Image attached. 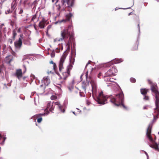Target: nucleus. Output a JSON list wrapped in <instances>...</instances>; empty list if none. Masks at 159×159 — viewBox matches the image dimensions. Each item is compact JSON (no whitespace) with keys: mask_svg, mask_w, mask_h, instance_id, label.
I'll return each instance as SVG.
<instances>
[{"mask_svg":"<svg viewBox=\"0 0 159 159\" xmlns=\"http://www.w3.org/2000/svg\"><path fill=\"white\" fill-rule=\"evenodd\" d=\"M90 84L91 87L90 92H92L93 98L98 104L104 105L107 103V99H109L110 101L116 106H122L124 107H125L123 104L124 95L122 92L117 94L115 97L111 95L109 96H105L103 94L102 92H101L98 96L95 98L97 92L96 83L94 80H91Z\"/></svg>","mask_w":159,"mask_h":159,"instance_id":"1","label":"nucleus"},{"mask_svg":"<svg viewBox=\"0 0 159 159\" xmlns=\"http://www.w3.org/2000/svg\"><path fill=\"white\" fill-rule=\"evenodd\" d=\"M151 128L149 125L147 129L146 133V137L148 140L149 144L150 147L155 149L156 150L159 151L158 144L155 142L156 138L153 139L151 135Z\"/></svg>","mask_w":159,"mask_h":159,"instance_id":"2","label":"nucleus"},{"mask_svg":"<svg viewBox=\"0 0 159 159\" xmlns=\"http://www.w3.org/2000/svg\"><path fill=\"white\" fill-rule=\"evenodd\" d=\"M151 90L152 92L154 93L155 94V103L156 106L154 109L155 111H157L159 113V93L157 90V87L156 85H152L151 86Z\"/></svg>","mask_w":159,"mask_h":159,"instance_id":"3","label":"nucleus"},{"mask_svg":"<svg viewBox=\"0 0 159 159\" xmlns=\"http://www.w3.org/2000/svg\"><path fill=\"white\" fill-rule=\"evenodd\" d=\"M70 35V33L68 31V28H65L63 29L61 31V38H57L54 39V42H59L62 41L63 40H65L68 38V36Z\"/></svg>","mask_w":159,"mask_h":159,"instance_id":"4","label":"nucleus"},{"mask_svg":"<svg viewBox=\"0 0 159 159\" xmlns=\"http://www.w3.org/2000/svg\"><path fill=\"white\" fill-rule=\"evenodd\" d=\"M75 59L70 60V62L69 65L67 67L66 70L63 72L62 73V75L61 76V79L64 80L66 79V78L70 75V71L72 68V65L73 64L74 62Z\"/></svg>","mask_w":159,"mask_h":159,"instance_id":"5","label":"nucleus"},{"mask_svg":"<svg viewBox=\"0 0 159 159\" xmlns=\"http://www.w3.org/2000/svg\"><path fill=\"white\" fill-rule=\"evenodd\" d=\"M118 72L117 69L114 66H112L105 73L106 76H110L114 75Z\"/></svg>","mask_w":159,"mask_h":159,"instance_id":"6","label":"nucleus"},{"mask_svg":"<svg viewBox=\"0 0 159 159\" xmlns=\"http://www.w3.org/2000/svg\"><path fill=\"white\" fill-rule=\"evenodd\" d=\"M67 56V53L65 51L64 52L60 59L59 65V70L60 71H61L63 68V63L65 60Z\"/></svg>","mask_w":159,"mask_h":159,"instance_id":"7","label":"nucleus"},{"mask_svg":"<svg viewBox=\"0 0 159 159\" xmlns=\"http://www.w3.org/2000/svg\"><path fill=\"white\" fill-rule=\"evenodd\" d=\"M50 83V80L49 76H47L44 77L41 80L42 84L40 86L42 87L44 85L45 86H48Z\"/></svg>","mask_w":159,"mask_h":159,"instance_id":"8","label":"nucleus"},{"mask_svg":"<svg viewBox=\"0 0 159 159\" xmlns=\"http://www.w3.org/2000/svg\"><path fill=\"white\" fill-rule=\"evenodd\" d=\"M123 61V60L121 59L115 58L107 63V66H110L114 64L120 63Z\"/></svg>","mask_w":159,"mask_h":159,"instance_id":"9","label":"nucleus"},{"mask_svg":"<svg viewBox=\"0 0 159 159\" xmlns=\"http://www.w3.org/2000/svg\"><path fill=\"white\" fill-rule=\"evenodd\" d=\"M52 106V103L51 102H48V103L47 108L45 111L47 112L45 113L44 114L48 115L49 114V112L48 111V110L51 111H52L53 110L54 108Z\"/></svg>","mask_w":159,"mask_h":159,"instance_id":"10","label":"nucleus"},{"mask_svg":"<svg viewBox=\"0 0 159 159\" xmlns=\"http://www.w3.org/2000/svg\"><path fill=\"white\" fill-rule=\"evenodd\" d=\"M74 0H62V3L63 5L66 6V4L68 7H71L73 6Z\"/></svg>","mask_w":159,"mask_h":159,"instance_id":"11","label":"nucleus"},{"mask_svg":"<svg viewBox=\"0 0 159 159\" xmlns=\"http://www.w3.org/2000/svg\"><path fill=\"white\" fill-rule=\"evenodd\" d=\"M70 36V38L69 39V41L67 43L66 45L67 46V49H70V45H71L73 43V44H74V39L72 37V36L70 35H70L68 36V37Z\"/></svg>","mask_w":159,"mask_h":159,"instance_id":"12","label":"nucleus"},{"mask_svg":"<svg viewBox=\"0 0 159 159\" xmlns=\"http://www.w3.org/2000/svg\"><path fill=\"white\" fill-rule=\"evenodd\" d=\"M15 46L16 48L19 49L22 44V40L19 38L18 41H16L14 43Z\"/></svg>","mask_w":159,"mask_h":159,"instance_id":"13","label":"nucleus"},{"mask_svg":"<svg viewBox=\"0 0 159 159\" xmlns=\"http://www.w3.org/2000/svg\"><path fill=\"white\" fill-rule=\"evenodd\" d=\"M16 75L19 80L22 76V73L21 69H18L16 70Z\"/></svg>","mask_w":159,"mask_h":159,"instance_id":"14","label":"nucleus"},{"mask_svg":"<svg viewBox=\"0 0 159 159\" xmlns=\"http://www.w3.org/2000/svg\"><path fill=\"white\" fill-rule=\"evenodd\" d=\"M55 105L57 106V107L59 108L60 111L63 112L64 113L65 111V110L64 108L61 105L59 102H56L55 103Z\"/></svg>","mask_w":159,"mask_h":159,"instance_id":"15","label":"nucleus"},{"mask_svg":"<svg viewBox=\"0 0 159 159\" xmlns=\"http://www.w3.org/2000/svg\"><path fill=\"white\" fill-rule=\"evenodd\" d=\"M45 25V22L43 20L39 23V26L40 29H43Z\"/></svg>","mask_w":159,"mask_h":159,"instance_id":"16","label":"nucleus"},{"mask_svg":"<svg viewBox=\"0 0 159 159\" xmlns=\"http://www.w3.org/2000/svg\"><path fill=\"white\" fill-rule=\"evenodd\" d=\"M147 92V89H141V93L143 95H145Z\"/></svg>","mask_w":159,"mask_h":159,"instance_id":"17","label":"nucleus"},{"mask_svg":"<svg viewBox=\"0 0 159 159\" xmlns=\"http://www.w3.org/2000/svg\"><path fill=\"white\" fill-rule=\"evenodd\" d=\"M86 86L84 85H83L82 86V87L84 91L86 90V89H88V85H89V82L87 83L86 84Z\"/></svg>","mask_w":159,"mask_h":159,"instance_id":"18","label":"nucleus"},{"mask_svg":"<svg viewBox=\"0 0 159 159\" xmlns=\"http://www.w3.org/2000/svg\"><path fill=\"white\" fill-rule=\"evenodd\" d=\"M66 21V20L64 19L60 20H58L55 22V24H60L62 22H65Z\"/></svg>","mask_w":159,"mask_h":159,"instance_id":"19","label":"nucleus"},{"mask_svg":"<svg viewBox=\"0 0 159 159\" xmlns=\"http://www.w3.org/2000/svg\"><path fill=\"white\" fill-rule=\"evenodd\" d=\"M16 35V31L14 30L13 31V36L12 38L13 39H14L15 38V37Z\"/></svg>","mask_w":159,"mask_h":159,"instance_id":"20","label":"nucleus"},{"mask_svg":"<svg viewBox=\"0 0 159 159\" xmlns=\"http://www.w3.org/2000/svg\"><path fill=\"white\" fill-rule=\"evenodd\" d=\"M57 97L55 95H53L51 97V99L52 100H54L57 99Z\"/></svg>","mask_w":159,"mask_h":159,"instance_id":"21","label":"nucleus"},{"mask_svg":"<svg viewBox=\"0 0 159 159\" xmlns=\"http://www.w3.org/2000/svg\"><path fill=\"white\" fill-rule=\"evenodd\" d=\"M73 15L71 13H69L66 15V16L69 19H70L72 16Z\"/></svg>","mask_w":159,"mask_h":159,"instance_id":"22","label":"nucleus"},{"mask_svg":"<svg viewBox=\"0 0 159 159\" xmlns=\"http://www.w3.org/2000/svg\"><path fill=\"white\" fill-rule=\"evenodd\" d=\"M130 80L131 82L133 83H134L136 82V80L133 78H130Z\"/></svg>","mask_w":159,"mask_h":159,"instance_id":"23","label":"nucleus"},{"mask_svg":"<svg viewBox=\"0 0 159 159\" xmlns=\"http://www.w3.org/2000/svg\"><path fill=\"white\" fill-rule=\"evenodd\" d=\"M55 56V52L54 50L52 51L51 54V56L52 57H54Z\"/></svg>","mask_w":159,"mask_h":159,"instance_id":"24","label":"nucleus"},{"mask_svg":"<svg viewBox=\"0 0 159 159\" xmlns=\"http://www.w3.org/2000/svg\"><path fill=\"white\" fill-rule=\"evenodd\" d=\"M42 120V117H40V118H38L37 119V122L38 123H41V122Z\"/></svg>","mask_w":159,"mask_h":159,"instance_id":"25","label":"nucleus"},{"mask_svg":"<svg viewBox=\"0 0 159 159\" xmlns=\"http://www.w3.org/2000/svg\"><path fill=\"white\" fill-rule=\"evenodd\" d=\"M68 88L69 91L70 92H71L72 91L73 89V87L72 86H71L70 87H68Z\"/></svg>","mask_w":159,"mask_h":159,"instance_id":"26","label":"nucleus"},{"mask_svg":"<svg viewBox=\"0 0 159 159\" xmlns=\"http://www.w3.org/2000/svg\"><path fill=\"white\" fill-rule=\"evenodd\" d=\"M130 7H128V8H118L117 7H116L115 9V11H116L119 9H129V8H130Z\"/></svg>","mask_w":159,"mask_h":159,"instance_id":"27","label":"nucleus"},{"mask_svg":"<svg viewBox=\"0 0 159 159\" xmlns=\"http://www.w3.org/2000/svg\"><path fill=\"white\" fill-rule=\"evenodd\" d=\"M52 3L55 2V4H56L58 2L59 0H51Z\"/></svg>","mask_w":159,"mask_h":159,"instance_id":"28","label":"nucleus"},{"mask_svg":"<svg viewBox=\"0 0 159 159\" xmlns=\"http://www.w3.org/2000/svg\"><path fill=\"white\" fill-rule=\"evenodd\" d=\"M30 77H31V79H34L35 78V75L32 74H31V75H30Z\"/></svg>","mask_w":159,"mask_h":159,"instance_id":"29","label":"nucleus"},{"mask_svg":"<svg viewBox=\"0 0 159 159\" xmlns=\"http://www.w3.org/2000/svg\"><path fill=\"white\" fill-rule=\"evenodd\" d=\"M6 139L5 137H3L2 139V144H3L4 143Z\"/></svg>","mask_w":159,"mask_h":159,"instance_id":"30","label":"nucleus"},{"mask_svg":"<svg viewBox=\"0 0 159 159\" xmlns=\"http://www.w3.org/2000/svg\"><path fill=\"white\" fill-rule=\"evenodd\" d=\"M36 16L35 15H34L33 16L31 20L34 21V20L36 18Z\"/></svg>","mask_w":159,"mask_h":159,"instance_id":"31","label":"nucleus"},{"mask_svg":"<svg viewBox=\"0 0 159 159\" xmlns=\"http://www.w3.org/2000/svg\"><path fill=\"white\" fill-rule=\"evenodd\" d=\"M56 6L57 7V9L58 10H60V8H61V7L60 6V5H56Z\"/></svg>","mask_w":159,"mask_h":159,"instance_id":"32","label":"nucleus"},{"mask_svg":"<svg viewBox=\"0 0 159 159\" xmlns=\"http://www.w3.org/2000/svg\"><path fill=\"white\" fill-rule=\"evenodd\" d=\"M89 65V66L90 67H91V66H90V63L89 62H88V63L86 65V66H85V68L86 69L87 67Z\"/></svg>","mask_w":159,"mask_h":159,"instance_id":"33","label":"nucleus"},{"mask_svg":"<svg viewBox=\"0 0 159 159\" xmlns=\"http://www.w3.org/2000/svg\"><path fill=\"white\" fill-rule=\"evenodd\" d=\"M39 117V116H38V115H35V116H33V117H32V118H34V119L35 120H36V119H35V118H36V117Z\"/></svg>","mask_w":159,"mask_h":159,"instance_id":"34","label":"nucleus"},{"mask_svg":"<svg viewBox=\"0 0 159 159\" xmlns=\"http://www.w3.org/2000/svg\"><path fill=\"white\" fill-rule=\"evenodd\" d=\"M144 99L145 100H148V96H145L144 98Z\"/></svg>","mask_w":159,"mask_h":159,"instance_id":"35","label":"nucleus"},{"mask_svg":"<svg viewBox=\"0 0 159 159\" xmlns=\"http://www.w3.org/2000/svg\"><path fill=\"white\" fill-rule=\"evenodd\" d=\"M56 52L57 53L59 52L60 51V49H58V48H57L56 49Z\"/></svg>","mask_w":159,"mask_h":159,"instance_id":"36","label":"nucleus"},{"mask_svg":"<svg viewBox=\"0 0 159 159\" xmlns=\"http://www.w3.org/2000/svg\"><path fill=\"white\" fill-rule=\"evenodd\" d=\"M50 64H53V66L54 67L55 66H56V64L55 63H54L53 61H50Z\"/></svg>","mask_w":159,"mask_h":159,"instance_id":"37","label":"nucleus"},{"mask_svg":"<svg viewBox=\"0 0 159 159\" xmlns=\"http://www.w3.org/2000/svg\"><path fill=\"white\" fill-rule=\"evenodd\" d=\"M8 60H9L8 61V63H10L12 60V58H11L10 59H8Z\"/></svg>","mask_w":159,"mask_h":159,"instance_id":"38","label":"nucleus"},{"mask_svg":"<svg viewBox=\"0 0 159 159\" xmlns=\"http://www.w3.org/2000/svg\"><path fill=\"white\" fill-rule=\"evenodd\" d=\"M40 0H35L34 2L35 4H36L37 2H39Z\"/></svg>","mask_w":159,"mask_h":159,"instance_id":"39","label":"nucleus"},{"mask_svg":"<svg viewBox=\"0 0 159 159\" xmlns=\"http://www.w3.org/2000/svg\"><path fill=\"white\" fill-rule=\"evenodd\" d=\"M24 66V68H25V71H24V73H25L26 71V67L25 66Z\"/></svg>","mask_w":159,"mask_h":159,"instance_id":"40","label":"nucleus"},{"mask_svg":"<svg viewBox=\"0 0 159 159\" xmlns=\"http://www.w3.org/2000/svg\"><path fill=\"white\" fill-rule=\"evenodd\" d=\"M23 10H21H21H20V11L19 13H20V14H21V13H23Z\"/></svg>","mask_w":159,"mask_h":159,"instance_id":"41","label":"nucleus"},{"mask_svg":"<svg viewBox=\"0 0 159 159\" xmlns=\"http://www.w3.org/2000/svg\"><path fill=\"white\" fill-rule=\"evenodd\" d=\"M145 152V153L146 155V156L147 157V159H148V153L146 152Z\"/></svg>","mask_w":159,"mask_h":159,"instance_id":"42","label":"nucleus"},{"mask_svg":"<svg viewBox=\"0 0 159 159\" xmlns=\"http://www.w3.org/2000/svg\"><path fill=\"white\" fill-rule=\"evenodd\" d=\"M2 139V136L1 135V134H0V139L1 140Z\"/></svg>","mask_w":159,"mask_h":159,"instance_id":"43","label":"nucleus"},{"mask_svg":"<svg viewBox=\"0 0 159 159\" xmlns=\"http://www.w3.org/2000/svg\"><path fill=\"white\" fill-rule=\"evenodd\" d=\"M72 112L75 116H77V115L75 113V111H72Z\"/></svg>","mask_w":159,"mask_h":159,"instance_id":"44","label":"nucleus"},{"mask_svg":"<svg viewBox=\"0 0 159 159\" xmlns=\"http://www.w3.org/2000/svg\"><path fill=\"white\" fill-rule=\"evenodd\" d=\"M112 79H111V78H110L109 79V81H111V82H112L113 81L112 80Z\"/></svg>","mask_w":159,"mask_h":159,"instance_id":"45","label":"nucleus"},{"mask_svg":"<svg viewBox=\"0 0 159 159\" xmlns=\"http://www.w3.org/2000/svg\"><path fill=\"white\" fill-rule=\"evenodd\" d=\"M9 40H10V43H12V40L11 39H10Z\"/></svg>","mask_w":159,"mask_h":159,"instance_id":"46","label":"nucleus"},{"mask_svg":"<svg viewBox=\"0 0 159 159\" xmlns=\"http://www.w3.org/2000/svg\"><path fill=\"white\" fill-rule=\"evenodd\" d=\"M88 71H87L86 72V77H87V75L88 74Z\"/></svg>","mask_w":159,"mask_h":159,"instance_id":"47","label":"nucleus"},{"mask_svg":"<svg viewBox=\"0 0 159 159\" xmlns=\"http://www.w3.org/2000/svg\"><path fill=\"white\" fill-rule=\"evenodd\" d=\"M100 76H101V75L100 74H99L98 75V78H100Z\"/></svg>","mask_w":159,"mask_h":159,"instance_id":"48","label":"nucleus"},{"mask_svg":"<svg viewBox=\"0 0 159 159\" xmlns=\"http://www.w3.org/2000/svg\"><path fill=\"white\" fill-rule=\"evenodd\" d=\"M10 57V56H7V57H6V58H7V59H8V58L9 57Z\"/></svg>","mask_w":159,"mask_h":159,"instance_id":"49","label":"nucleus"},{"mask_svg":"<svg viewBox=\"0 0 159 159\" xmlns=\"http://www.w3.org/2000/svg\"><path fill=\"white\" fill-rule=\"evenodd\" d=\"M137 48H138V47H137L136 48H134V50H136L137 49Z\"/></svg>","mask_w":159,"mask_h":159,"instance_id":"50","label":"nucleus"},{"mask_svg":"<svg viewBox=\"0 0 159 159\" xmlns=\"http://www.w3.org/2000/svg\"><path fill=\"white\" fill-rule=\"evenodd\" d=\"M131 14V12H130V13H129V14L128 15H129H129H130Z\"/></svg>","mask_w":159,"mask_h":159,"instance_id":"51","label":"nucleus"},{"mask_svg":"<svg viewBox=\"0 0 159 159\" xmlns=\"http://www.w3.org/2000/svg\"><path fill=\"white\" fill-rule=\"evenodd\" d=\"M146 109V107H143V109Z\"/></svg>","mask_w":159,"mask_h":159,"instance_id":"52","label":"nucleus"},{"mask_svg":"<svg viewBox=\"0 0 159 159\" xmlns=\"http://www.w3.org/2000/svg\"><path fill=\"white\" fill-rule=\"evenodd\" d=\"M25 78L26 77H24L23 78L24 80H25Z\"/></svg>","mask_w":159,"mask_h":159,"instance_id":"53","label":"nucleus"},{"mask_svg":"<svg viewBox=\"0 0 159 159\" xmlns=\"http://www.w3.org/2000/svg\"><path fill=\"white\" fill-rule=\"evenodd\" d=\"M89 93H90V96L91 95V93L89 92Z\"/></svg>","mask_w":159,"mask_h":159,"instance_id":"54","label":"nucleus"},{"mask_svg":"<svg viewBox=\"0 0 159 159\" xmlns=\"http://www.w3.org/2000/svg\"><path fill=\"white\" fill-rule=\"evenodd\" d=\"M156 1H157V2H159V0H156Z\"/></svg>","mask_w":159,"mask_h":159,"instance_id":"55","label":"nucleus"},{"mask_svg":"<svg viewBox=\"0 0 159 159\" xmlns=\"http://www.w3.org/2000/svg\"><path fill=\"white\" fill-rule=\"evenodd\" d=\"M82 75H81L80 76V78H81V77H82Z\"/></svg>","mask_w":159,"mask_h":159,"instance_id":"56","label":"nucleus"},{"mask_svg":"<svg viewBox=\"0 0 159 159\" xmlns=\"http://www.w3.org/2000/svg\"><path fill=\"white\" fill-rule=\"evenodd\" d=\"M93 69V68H92V69H91V71H92Z\"/></svg>","mask_w":159,"mask_h":159,"instance_id":"57","label":"nucleus"},{"mask_svg":"<svg viewBox=\"0 0 159 159\" xmlns=\"http://www.w3.org/2000/svg\"><path fill=\"white\" fill-rule=\"evenodd\" d=\"M138 27L139 28V24H138Z\"/></svg>","mask_w":159,"mask_h":159,"instance_id":"58","label":"nucleus"},{"mask_svg":"<svg viewBox=\"0 0 159 159\" xmlns=\"http://www.w3.org/2000/svg\"><path fill=\"white\" fill-rule=\"evenodd\" d=\"M41 115H43L44 114H41Z\"/></svg>","mask_w":159,"mask_h":159,"instance_id":"59","label":"nucleus"},{"mask_svg":"<svg viewBox=\"0 0 159 159\" xmlns=\"http://www.w3.org/2000/svg\"><path fill=\"white\" fill-rule=\"evenodd\" d=\"M81 111H79V112H81Z\"/></svg>","mask_w":159,"mask_h":159,"instance_id":"60","label":"nucleus"},{"mask_svg":"<svg viewBox=\"0 0 159 159\" xmlns=\"http://www.w3.org/2000/svg\"><path fill=\"white\" fill-rule=\"evenodd\" d=\"M76 109L78 110H79V109H78V108H76Z\"/></svg>","mask_w":159,"mask_h":159,"instance_id":"61","label":"nucleus"},{"mask_svg":"<svg viewBox=\"0 0 159 159\" xmlns=\"http://www.w3.org/2000/svg\"><path fill=\"white\" fill-rule=\"evenodd\" d=\"M9 11H8V13H9Z\"/></svg>","mask_w":159,"mask_h":159,"instance_id":"62","label":"nucleus"},{"mask_svg":"<svg viewBox=\"0 0 159 159\" xmlns=\"http://www.w3.org/2000/svg\"><path fill=\"white\" fill-rule=\"evenodd\" d=\"M72 83H73H73H74V82H73H73H72Z\"/></svg>","mask_w":159,"mask_h":159,"instance_id":"63","label":"nucleus"},{"mask_svg":"<svg viewBox=\"0 0 159 159\" xmlns=\"http://www.w3.org/2000/svg\"><path fill=\"white\" fill-rule=\"evenodd\" d=\"M1 14V12H0V15Z\"/></svg>","mask_w":159,"mask_h":159,"instance_id":"64","label":"nucleus"}]
</instances>
